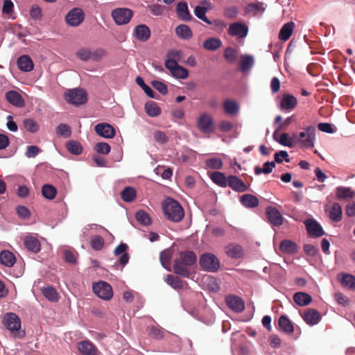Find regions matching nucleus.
Instances as JSON below:
<instances>
[{
  "instance_id": "nucleus-60",
  "label": "nucleus",
  "mask_w": 355,
  "mask_h": 355,
  "mask_svg": "<svg viewBox=\"0 0 355 355\" xmlns=\"http://www.w3.org/2000/svg\"><path fill=\"white\" fill-rule=\"evenodd\" d=\"M155 140L160 144H166L168 142V139L166 134L161 130H156L153 133Z\"/></svg>"
},
{
  "instance_id": "nucleus-47",
  "label": "nucleus",
  "mask_w": 355,
  "mask_h": 355,
  "mask_svg": "<svg viewBox=\"0 0 355 355\" xmlns=\"http://www.w3.org/2000/svg\"><path fill=\"white\" fill-rule=\"evenodd\" d=\"M342 285L348 287L349 289H355V277L349 274H344L340 280Z\"/></svg>"
},
{
  "instance_id": "nucleus-6",
  "label": "nucleus",
  "mask_w": 355,
  "mask_h": 355,
  "mask_svg": "<svg viewBox=\"0 0 355 355\" xmlns=\"http://www.w3.org/2000/svg\"><path fill=\"white\" fill-rule=\"evenodd\" d=\"M199 263L202 268L209 272L216 271L220 266L217 257L211 253L202 254L200 258Z\"/></svg>"
},
{
  "instance_id": "nucleus-7",
  "label": "nucleus",
  "mask_w": 355,
  "mask_h": 355,
  "mask_svg": "<svg viewBox=\"0 0 355 355\" xmlns=\"http://www.w3.org/2000/svg\"><path fill=\"white\" fill-rule=\"evenodd\" d=\"M316 129L314 126L310 125L304 129V131L299 134V141L306 148H311L314 146Z\"/></svg>"
},
{
  "instance_id": "nucleus-50",
  "label": "nucleus",
  "mask_w": 355,
  "mask_h": 355,
  "mask_svg": "<svg viewBox=\"0 0 355 355\" xmlns=\"http://www.w3.org/2000/svg\"><path fill=\"white\" fill-rule=\"evenodd\" d=\"M238 52L232 47H227L224 51L225 59L230 63L234 62L237 59Z\"/></svg>"
},
{
  "instance_id": "nucleus-9",
  "label": "nucleus",
  "mask_w": 355,
  "mask_h": 355,
  "mask_svg": "<svg viewBox=\"0 0 355 355\" xmlns=\"http://www.w3.org/2000/svg\"><path fill=\"white\" fill-rule=\"evenodd\" d=\"M85 19L83 11L79 8L71 10L65 16V21L71 26H78Z\"/></svg>"
},
{
  "instance_id": "nucleus-51",
  "label": "nucleus",
  "mask_w": 355,
  "mask_h": 355,
  "mask_svg": "<svg viewBox=\"0 0 355 355\" xmlns=\"http://www.w3.org/2000/svg\"><path fill=\"white\" fill-rule=\"evenodd\" d=\"M76 55L80 60L87 62L91 60L92 50L88 48H81L77 51Z\"/></svg>"
},
{
  "instance_id": "nucleus-17",
  "label": "nucleus",
  "mask_w": 355,
  "mask_h": 355,
  "mask_svg": "<svg viewBox=\"0 0 355 355\" xmlns=\"http://www.w3.org/2000/svg\"><path fill=\"white\" fill-rule=\"evenodd\" d=\"M6 99L17 107H23L25 105L22 96L17 91L10 90L6 92Z\"/></svg>"
},
{
  "instance_id": "nucleus-39",
  "label": "nucleus",
  "mask_w": 355,
  "mask_h": 355,
  "mask_svg": "<svg viewBox=\"0 0 355 355\" xmlns=\"http://www.w3.org/2000/svg\"><path fill=\"white\" fill-rule=\"evenodd\" d=\"M176 34L184 40L190 39L192 37V31L187 25L181 24L176 27Z\"/></svg>"
},
{
  "instance_id": "nucleus-25",
  "label": "nucleus",
  "mask_w": 355,
  "mask_h": 355,
  "mask_svg": "<svg viewBox=\"0 0 355 355\" xmlns=\"http://www.w3.org/2000/svg\"><path fill=\"white\" fill-rule=\"evenodd\" d=\"M278 325L280 329L287 334L294 332L293 323L286 315H283L279 318Z\"/></svg>"
},
{
  "instance_id": "nucleus-35",
  "label": "nucleus",
  "mask_w": 355,
  "mask_h": 355,
  "mask_svg": "<svg viewBox=\"0 0 355 355\" xmlns=\"http://www.w3.org/2000/svg\"><path fill=\"white\" fill-rule=\"evenodd\" d=\"M223 108L226 114L234 115L239 112V106L236 101L229 99L224 101Z\"/></svg>"
},
{
  "instance_id": "nucleus-48",
  "label": "nucleus",
  "mask_w": 355,
  "mask_h": 355,
  "mask_svg": "<svg viewBox=\"0 0 355 355\" xmlns=\"http://www.w3.org/2000/svg\"><path fill=\"white\" fill-rule=\"evenodd\" d=\"M135 217L137 220L144 225H149L152 223L149 214L144 210H139L137 211Z\"/></svg>"
},
{
  "instance_id": "nucleus-40",
  "label": "nucleus",
  "mask_w": 355,
  "mask_h": 355,
  "mask_svg": "<svg viewBox=\"0 0 355 355\" xmlns=\"http://www.w3.org/2000/svg\"><path fill=\"white\" fill-rule=\"evenodd\" d=\"M121 197L123 201L131 202L136 198V191L133 187H126L121 191Z\"/></svg>"
},
{
  "instance_id": "nucleus-14",
  "label": "nucleus",
  "mask_w": 355,
  "mask_h": 355,
  "mask_svg": "<svg viewBox=\"0 0 355 355\" xmlns=\"http://www.w3.org/2000/svg\"><path fill=\"white\" fill-rule=\"evenodd\" d=\"M307 233L313 237H320L325 233L322 226L313 219H307L304 221Z\"/></svg>"
},
{
  "instance_id": "nucleus-45",
  "label": "nucleus",
  "mask_w": 355,
  "mask_h": 355,
  "mask_svg": "<svg viewBox=\"0 0 355 355\" xmlns=\"http://www.w3.org/2000/svg\"><path fill=\"white\" fill-rule=\"evenodd\" d=\"M275 167V162H266L263 164V168L256 166L254 168V173L256 175H260L261 173L268 174L272 171Z\"/></svg>"
},
{
  "instance_id": "nucleus-63",
  "label": "nucleus",
  "mask_w": 355,
  "mask_h": 355,
  "mask_svg": "<svg viewBox=\"0 0 355 355\" xmlns=\"http://www.w3.org/2000/svg\"><path fill=\"white\" fill-rule=\"evenodd\" d=\"M152 85L162 94H166L168 93L167 86L162 82L154 80L152 82Z\"/></svg>"
},
{
  "instance_id": "nucleus-22",
  "label": "nucleus",
  "mask_w": 355,
  "mask_h": 355,
  "mask_svg": "<svg viewBox=\"0 0 355 355\" xmlns=\"http://www.w3.org/2000/svg\"><path fill=\"white\" fill-rule=\"evenodd\" d=\"M78 349L83 355H98V349L90 341L84 340L78 343Z\"/></svg>"
},
{
  "instance_id": "nucleus-34",
  "label": "nucleus",
  "mask_w": 355,
  "mask_h": 355,
  "mask_svg": "<svg viewBox=\"0 0 355 355\" xmlns=\"http://www.w3.org/2000/svg\"><path fill=\"white\" fill-rule=\"evenodd\" d=\"M145 111L151 117L158 116L161 114V109L157 103L154 101H148L145 104Z\"/></svg>"
},
{
  "instance_id": "nucleus-61",
  "label": "nucleus",
  "mask_w": 355,
  "mask_h": 355,
  "mask_svg": "<svg viewBox=\"0 0 355 355\" xmlns=\"http://www.w3.org/2000/svg\"><path fill=\"white\" fill-rule=\"evenodd\" d=\"M64 261L67 263L74 264L76 263V253L71 250H66L64 252Z\"/></svg>"
},
{
  "instance_id": "nucleus-16",
  "label": "nucleus",
  "mask_w": 355,
  "mask_h": 355,
  "mask_svg": "<svg viewBox=\"0 0 355 355\" xmlns=\"http://www.w3.org/2000/svg\"><path fill=\"white\" fill-rule=\"evenodd\" d=\"M95 132L98 135L105 138H113L115 136V129L107 123H101L94 128Z\"/></svg>"
},
{
  "instance_id": "nucleus-43",
  "label": "nucleus",
  "mask_w": 355,
  "mask_h": 355,
  "mask_svg": "<svg viewBox=\"0 0 355 355\" xmlns=\"http://www.w3.org/2000/svg\"><path fill=\"white\" fill-rule=\"evenodd\" d=\"M66 148L69 152L73 155H80L83 151V147L81 144L77 141L71 140L67 142Z\"/></svg>"
},
{
  "instance_id": "nucleus-41",
  "label": "nucleus",
  "mask_w": 355,
  "mask_h": 355,
  "mask_svg": "<svg viewBox=\"0 0 355 355\" xmlns=\"http://www.w3.org/2000/svg\"><path fill=\"white\" fill-rule=\"evenodd\" d=\"M210 178L214 183L220 187H225L227 185V178L221 172H213Z\"/></svg>"
},
{
  "instance_id": "nucleus-29",
  "label": "nucleus",
  "mask_w": 355,
  "mask_h": 355,
  "mask_svg": "<svg viewBox=\"0 0 355 355\" xmlns=\"http://www.w3.org/2000/svg\"><path fill=\"white\" fill-rule=\"evenodd\" d=\"M241 203L247 208H254L259 205L258 198L252 194H244L240 198Z\"/></svg>"
},
{
  "instance_id": "nucleus-64",
  "label": "nucleus",
  "mask_w": 355,
  "mask_h": 355,
  "mask_svg": "<svg viewBox=\"0 0 355 355\" xmlns=\"http://www.w3.org/2000/svg\"><path fill=\"white\" fill-rule=\"evenodd\" d=\"M288 157V154L286 151L280 150L275 154V162L280 164L282 162V158H284L286 162H289L290 159Z\"/></svg>"
},
{
  "instance_id": "nucleus-57",
  "label": "nucleus",
  "mask_w": 355,
  "mask_h": 355,
  "mask_svg": "<svg viewBox=\"0 0 355 355\" xmlns=\"http://www.w3.org/2000/svg\"><path fill=\"white\" fill-rule=\"evenodd\" d=\"M95 150L97 153L107 155L110 152V146L105 142H98L95 146Z\"/></svg>"
},
{
  "instance_id": "nucleus-28",
  "label": "nucleus",
  "mask_w": 355,
  "mask_h": 355,
  "mask_svg": "<svg viewBox=\"0 0 355 355\" xmlns=\"http://www.w3.org/2000/svg\"><path fill=\"white\" fill-rule=\"evenodd\" d=\"M295 26V23L293 21L286 23L283 25L279 31V38L282 41H286L291 36Z\"/></svg>"
},
{
  "instance_id": "nucleus-24",
  "label": "nucleus",
  "mask_w": 355,
  "mask_h": 355,
  "mask_svg": "<svg viewBox=\"0 0 355 355\" xmlns=\"http://www.w3.org/2000/svg\"><path fill=\"white\" fill-rule=\"evenodd\" d=\"M297 103V98L294 96L285 94L282 96L280 103V108L282 110H292L296 107Z\"/></svg>"
},
{
  "instance_id": "nucleus-18",
  "label": "nucleus",
  "mask_w": 355,
  "mask_h": 355,
  "mask_svg": "<svg viewBox=\"0 0 355 355\" xmlns=\"http://www.w3.org/2000/svg\"><path fill=\"white\" fill-rule=\"evenodd\" d=\"M227 185L236 192H244L248 189L244 182L235 175L227 177Z\"/></svg>"
},
{
  "instance_id": "nucleus-3",
  "label": "nucleus",
  "mask_w": 355,
  "mask_h": 355,
  "mask_svg": "<svg viewBox=\"0 0 355 355\" xmlns=\"http://www.w3.org/2000/svg\"><path fill=\"white\" fill-rule=\"evenodd\" d=\"M111 15L114 22L121 26L130 22L133 16V12L129 8H118L112 11Z\"/></svg>"
},
{
  "instance_id": "nucleus-58",
  "label": "nucleus",
  "mask_w": 355,
  "mask_h": 355,
  "mask_svg": "<svg viewBox=\"0 0 355 355\" xmlns=\"http://www.w3.org/2000/svg\"><path fill=\"white\" fill-rule=\"evenodd\" d=\"M57 134L64 137H69L71 135V130L67 124H60L57 128Z\"/></svg>"
},
{
  "instance_id": "nucleus-21",
  "label": "nucleus",
  "mask_w": 355,
  "mask_h": 355,
  "mask_svg": "<svg viewBox=\"0 0 355 355\" xmlns=\"http://www.w3.org/2000/svg\"><path fill=\"white\" fill-rule=\"evenodd\" d=\"M26 248L31 252L37 253L41 250V244L39 239L33 236H26L24 239Z\"/></svg>"
},
{
  "instance_id": "nucleus-54",
  "label": "nucleus",
  "mask_w": 355,
  "mask_h": 355,
  "mask_svg": "<svg viewBox=\"0 0 355 355\" xmlns=\"http://www.w3.org/2000/svg\"><path fill=\"white\" fill-rule=\"evenodd\" d=\"M148 10L154 16H160L163 14L164 7L158 3H153L148 6Z\"/></svg>"
},
{
  "instance_id": "nucleus-56",
  "label": "nucleus",
  "mask_w": 355,
  "mask_h": 355,
  "mask_svg": "<svg viewBox=\"0 0 355 355\" xmlns=\"http://www.w3.org/2000/svg\"><path fill=\"white\" fill-rule=\"evenodd\" d=\"M206 165L208 168L212 169H220L223 167V161L220 158L214 157L206 161Z\"/></svg>"
},
{
  "instance_id": "nucleus-2",
  "label": "nucleus",
  "mask_w": 355,
  "mask_h": 355,
  "mask_svg": "<svg viewBox=\"0 0 355 355\" xmlns=\"http://www.w3.org/2000/svg\"><path fill=\"white\" fill-rule=\"evenodd\" d=\"M162 210L165 218L175 223L181 221L184 216V211L181 205L171 198L163 201Z\"/></svg>"
},
{
  "instance_id": "nucleus-42",
  "label": "nucleus",
  "mask_w": 355,
  "mask_h": 355,
  "mask_svg": "<svg viewBox=\"0 0 355 355\" xmlns=\"http://www.w3.org/2000/svg\"><path fill=\"white\" fill-rule=\"evenodd\" d=\"M42 293L44 296L51 302H58L59 300V296L56 290L51 286L42 288Z\"/></svg>"
},
{
  "instance_id": "nucleus-38",
  "label": "nucleus",
  "mask_w": 355,
  "mask_h": 355,
  "mask_svg": "<svg viewBox=\"0 0 355 355\" xmlns=\"http://www.w3.org/2000/svg\"><path fill=\"white\" fill-rule=\"evenodd\" d=\"M254 64V58L252 55H245L241 56V60L239 63L240 70L245 72L249 70Z\"/></svg>"
},
{
  "instance_id": "nucleus-37",
  "label": "nucleus",
  "mask_w": 355,
  "mask_h": 355,
  "mask_svg": "<svg viewBox=\"0 0 355 355\" xmlns=\"http://www.w3.org/2000/svg\"><path fill=\"white\" fill-rule=\"evenodd\" d=\"M222 46V42L220 39L210 37L203 42V47L210 51H216Z\"/></svg>"
},
{
  "instance_id": "nucleus-5",
  "label": "nucleus",
  "mask_w": 355,
  "mask_h": 355,
  "mask_svg": "<svg viewBox=\"0 0 355 355\" xmlns=\"http://www.w3.org/2000/svg\"><path fill=\"white\" fill-rule=\"evenodd\" d=\"M92 289L94 293L101 299L109 300L113 296L112 286L107 282L99 281L93 284Z\"/></svg>"
},
{
  "instance_id": "nucleus-20",
  "label": "nucleus",
  "mask_w": 355,
  "mask_h": 355,
  "mask_svg": "<svg viewBox=\"0 0 355 355\" xmlns=\"http://www.w3.org/2000/svg\"><path fill=\"white\" fill-rule=\"evenodd\" d=\"M302 318L306 323L311 326L317 324L321 320L320 313L313 309H309L306 311Z\"/></svg>"
},
{
  "instance_id": "nucleus-12",
  "label": "nucleus",
  "mask_w": 355,
  "mask_h": 355,
  "mask_svg": "<svg viewBox=\"0 0 355 355\" xmlns=\"http://www.w3.org/2000/svg\"><path fill=\"white\" fill-rule=\"evenodd\" d=\"M197 127L204 133L213 132L214 125L211 116L205 113L200 115L197 120Z\"/></svg>"
},
{
  "instance_id": "nucleus-36",
  "label": "nucleus",
  "mask_w": 355,
  "mask_h": 355,
  "mask_svg": "<svg viewBox=\"0 0 355 355\" xmlns=\"http://www.w3.org/2000/svg\"><path fill=\"white\" fill-rule=\"evenodd\" d=\"M279 249L284 253L293 254L297 252V245L291 241L284 240L279 245Z\"/></svg>"
},
{
  "instance_id": "nucleus-62",
  "label": "nucleus",
  "mask_w": 355,
  "mask_h": 355,
  "mask_svg": "<svg viewBox=\"0 0 355 355\" xmlns=\"http://www.w3.org/2000/svg\"><path fill=\"white\" fill-rule=\"evenodd\" d=\"M171 259V255L168 252L164 251L160 253V261L162 266L168 270H170V268H168L167 266L169 264Z\"/></svg>"
},
{
  "instance_id": "nucleus-46",
  "label": "nucleus",
  "mask_w": 355,
  "mask_h": 355,
  "mask_svg": "<svg viewBox=\"0 0 355 355\" xmlns=\"http://www.w3.org/2000/svg\"><path fill=\"white\" fill-rule=\"evenodd\" d=\"M42 193L44 198L53 200L57 193V190L55 187L51 184H44L42 189Z\"/></svg>"
},
{
  "instance_id": "nucleus-23",
  "label": "nucleus",
  "mask_w": 355,
  "mask_h": 355,
  "mask_svg": "<svg viewBox=\"0 0 355 355\" xmlns=\"http://www.w3.org/2000/svg\"><path fill=\"white\" fill-rule=\"evenodd\" d=\"M150 30L145 24L137 26L134 30L135 37L141 42H146L150 37Z\"/></svg>"
},
{
  "instance_id": "nucleus-32",
  "label": "nucleus",
  "mask_w": 355,
  "mask_h": 355,
  "mask_svg": "<svg viewBox=\"0 0 355 355\" xmlns=\"http://www.w3.org/2000/svg\"><path fill=\"white\" fill-rule=\"evenodd\" d=\"M330 219L334 222H339L343 217L342 207L338 202H334L329 213Z\"/></svg>"
},
{
  "instance_id": "nucleus-15",
  "label": "nucleus",
  "mask_w": 355,
  "mask_h": 355,
  "mask_svg": "<svg viewBox=\"0 0 355 355\" xmlns=\"http://www.w3.org/2000/svg\"><path fill=\"white\" fill-rule=\"evenodd\" d=\"M225 302L228 307L236 313L242 312L245 309L243 300L238 296H227L225 299Z\"/></svg>"
},
{
  "instance_id": "nucleus-49",
  "label": "nucleus",
  "mask_w": 355,
  "mask_h": 355,
  "mask_svg": "<svg viewBox=\"0 0 355 355\" xmlns=\"http://www.w3.org/2000/svg\"><path fill=\"white\" fill-rule=\"evenodd\" d=\"M135 81L137 84L143 89L148 97L152 98H157V97L154 96V92L153 89L144 83L143 78L141 76H137L135 79Z\"/></svg>"
},
{
  "instance_id": "nucleus-31",
  "label": "nucleus",
  "mask_w": 355,
  "mask_h": 355,
  "mask_svg": "<svg viewBox=\"0 0 355 355\" xmlns=\"http://www.w3.org/2000/svg\"><path fill=\"white\" fill-rule=\"evenodd\" d=\"M336 198L338 200H348L354 197L355 193L349 187H338L336 189Z\"/></svg>"
},
{
  "instance_id": "nucleus-27",
  "label": "nucleus",
  "mask_w": 355,
  "mask_h": 355,
  "mask_svg": "<svg viewBox=\"0 0 355 355\" xmlns=\"http://www.w3.org/2000/svg\"><path fill=\"white\" fill-rule=\"evenodd\" d=\"M177 13L178 17L182 21H187L193 19L186 2H180L178 4Z\"/></svg>"
},
{
  "instance_id": "nucleus-30",
  "label": "nucleus",
  "mask_w": 355,
  "mask_h": 355,
  "mask_svg": "<svg viewBox=\"0 0 355 355\" xmlns=\"http://www.w3.org/2000/svg\"><path fill=\"white\" fill-rule=\"evenodd\" d=\"M16 261L15 256L8 250H3L0 253V262L7 267L12 266Z\"/></svg>"
},
{
  "instance_id": "nucleus-59",
  "label": "nucleus",
  "mask_w": 355,
  "mask_h": 355,
  "mask_svg": "<svg viewBox=\"0 0 355 355\" xmlns=\"http://www.w3.org/2000/svg\"><path fill=\"white\" fill-rule=\"evenodd\" d=\"M106 55V51L103 49H98L95 51H92L91 60L100 61Z\"/></svg>"
},
{
  "instance_id": "nucleus-8",
  "label": "nucleus",
  "mask_w": 355,
  "mask_h": 355,
  "mask_svg": "<svg viewBox=\"0 0 355 355\" xmlns=\"http://www.w3.org/2000/svg\"><path fill=\"white\" fill-rule=\"evenodd\" d=\"M208 9L205 7L198 6L195 8L194 14L195 15L204 22L213 25L216 28H223L226 26V24L221 20L215 19L214 21L209 20L206 16L205 13Z\"/></svg>"
},
{
  "instance_id": "nucleus-44",
  "label": "nucleus",
  "mask_w": 355,
  "mask_h": 355,
  "mask_svg": "<svg viewBox=\"0 0 355 355\" xmlns=\"http://www.w3.org/2000/svg\"><path fill=\"white\" fill-rule=\"evenodd\" d=\"M165 282L175 289H180L183 287V282L179 277L172 275H167Z\"/></svg>"
},
{
  "instance_id": "nucleus-1",
  "label": "nucleus",
  "mask_w": 355,
  "mask_h": 355,
  "mask_svg": "<svg viewBox=\"0 0 355 355\" xmlns=\"http://www.w3.org/2000/svg\"><path fill=\"white\" fill-rule=\"evenodd\" d=\"M196 261V256L191 251H184L180 253L174 260L173 271L178 275L189 277L190 268Z\"/></svg>"
},
{
  "instance_id": "nucleus-33",
  "label": "nucleus",
  "mask_w": 355,
  "mask_h": 355,
  "mask_svg": "<svg viewBox=\"0 0 355 355\" xmlns=\"http://www.w3.org/2000/svg\"><path fill=\"white\" fill-rule=\"evenodd\" d=\"M293 300L299 306H306L311 302L312 297L308 293L298 292L294 294Z\"/></svg>"
},
{
  "instance_id": "nucleus-4",
  "label": "nucleus",
  "mask_w": 355,
  "mask_h": 355,
  "mask_svg": "<svg viewBox=\"0 0 355 355\" xmlns=\"http://www.w3.org/2000/svg\"><path fill=\"white\" fill-rule=\"evenodd\" d=\"M65 100L76 105L84 104L87 101V92L81 88L70 89L65 93Z\"/></svg>"
},
{
  "instance_id": "nucleus-52",
  "label": "nucleus",
  "mask_w": 355,
  "mask_h": 355,
  "mask_svg": "<svg viewBox=\"0 0 355 355\" xmlns=\"http://www.w3.org/2000/svg\"><path fill=\"white\" fill-rule=\"evenodd\" d=\"M171 73L174 77L180 79H185L189 76L188 70L179 64Z\"/></svg>"
},
{
  "instance_id": "nucleus-19",
  "label": "nucleus",
  "mask_w": 355,
  "mask_h": 355,
  "mask_svg": "<svg viewBox=\"0 0 355 355\" xmlns=\"http://www.w3.org/2000/svg\"><path fill=\"white\" fill-rule=\"evenodd\" d=\"M17 64L19 70L24 72L31 71L34 68V64L31 58L28 55L19 56L17 60Z\"/></svg>"
},
{
  "instance_id": "nucleus-55",
  "label": "nucleus",
  "mask_w": 355,
  "mask_h": 355,
  "mask_svg": "<svg viewBox=\"0 0 355 355\" xmlns=\"http://www.w3.org/2000/svg\"><path fill=\"white\" fill-rule=\"evenodd\" d=\"M103 245L104 240L101 236L96 235L92 238L91 246L94 250H100L103 248Z\"/></svg>"
},
{
  "instance_id": "nucleus-13",
  "label": "nucleus",
  "mask_w": 355,
  "mask_h": 355,
  "mask_svg": "<svg viewBox=\"0 0 355 355\" xmlns=\"http://www.w3.org/2000/svg\"><path fill=\"white\" fill-rule=\"evenodd\" d=\"M3 322L4 326L11 331H18L21 327L19 318L14 313H8L4 315Z\"/></svg>"
},
{
  "instance_id": "nucleus-53",
  "label": "nucleus",
  "mask_w": 355,
  "mask_h": 355,
  "mask_svg": "<svg viewBox=\"0 0 355 355\" xmlns=\"http://www.w3.org/2000/svg\"><path fill=\"white\" fill-rule=\"evenodd\" d=\"M25 129L32 133L36 132L39 130V125L32 119H26L24 121Z\"/></svg>"
},
{
  "instance_id": "nucleus-10",
  "label": "nucleus",
  "mask_w": 355,
  "mask_h": 355,
  "mask_svg": "<svg viewBox=\"0 0 355 355\" xmlns=\"http://www.w3.org/2000/svg\"><path fill=\"white\" fill-rule=\"evenodd\" d=\"M266 215L268 223L272 226L279 227L284 223V218L279 211L275 207H267L266 208Z\"/></svg>"
},
{
  "instance_id": "nucleus-26",
  "label": "nucleus",
  "mask_w": 355,
  "mask_h": 355,
  "mask_svg": "<svg viewBox=\"0 0 355 355\" xmlns=\"http://www.w3.org/2000/svg\"><path fill=\"white\" fill-rule=\"evenodd\" d=\"M227 254L234 259L241 258L243 254V250L240 245L231 243L225 248Z\"/></svg>"
},
{
  "instance_id": "nucleus-11",
  "label": "nucleus",
  "mask_w": 355,
  "mask_h": 355,
  "mask_svg": "<svg viewBox=\"0 0 355 355\" xmlns=\"http://www.w3.org/2000/svg\"><path fill=\"white\" fill-rule=\"evenodd\" d=\"M227 33L232 37H237L239 38H245L248 33V26L242 22H234L230 25Z\"/></svg>"
}]
</instances>
